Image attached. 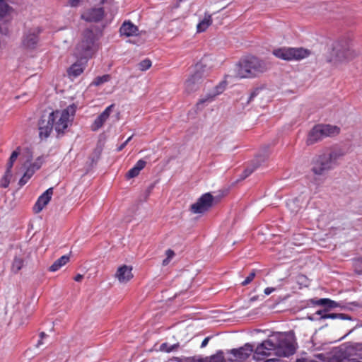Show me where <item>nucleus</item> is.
<instances>
[{
    "instance_id": "aec40b11",
    "label": "nucleus",
    "mask_w": 362,
    "mask_h": 362,
    "mask_svg": "<svg viewBox=\"0 0 362 362\" xmlns=\"http://www.w3.org/2000/svg\"><path fill=\"white\" fill-rule=\"evenodd\" d=\"M223 89L224 86L221 85L216 86L215 90L212 93H208L206 97L200 98L197 102V105L199 106L206 102H211L216 95L223 92Z\"/></svg>"
},
{
    "instance_id": "a211bd4d",
    "label": "nucleus",
    "mask_w": 362,
    "mask_h": 362,
    "mask_svg": "<svg viewBox=\"0 0 362 362\" xmlns=\"http://www.w3.org/2000/svg\"><path fill=\"white\" fill-rule=\"evenodd\" d=\"M119 32L120 36H137L139 35V28L129 20H126L120 26Z\"/></svg>"
},
{
    "instance_id": "20e7f679",
    "label": "nucleus",
    "mask_w": 362,
    "mask_h": 362,
    "mask_svg": "<svg viewBox=\"0 0 362 362\" xmlns=\"http://www.w3.org/2000/svg\"><path fill=\"white\" fill-rule=\"evenodd\" d=\"M339 155L334 151L320 154L312 160L311 171L315 175H322L337 165V160Z\"/></svg>"
},
{
    "instance_id": "a19ab883",
    "label": "nucleus",
    "mask_w": 362,
    "mask_h": 362,
    "mask_svg": "<svg viewBox=\"0 0 362 362\" xmlns=\"http://www.w3.org/2000/svg\"><path fill=\"white\" fill-rule=\"evenodd\" d=\"M274 290H275L274 288L267 287L264 289V293L265 295L268 296V295L271 294Z\"/></svg>"
},
{
    "instance_id": "6ab92c4d",
    "label": "nucleus",
    "mask_w": 362,
    "mask_h": 362,
    "mask_svg": "<svg viewBox=\"0 0 362 362\" xmlns=\"http://www.w3.org/2000/svg\"><path fill=\"white\" fill-rule=\"evenodd\" d=\"M115 105L112 104L107 107L105 110L99 115L97 118L94 120L93 123L91 124V130L93 131H98L99 129H100L105 122L107 121V119L109 118L110 115L112 112V108L114 107Z\"/></svg>"
},
{
    "instance_id": "72a5a7b5",
    "label": "nucleus",
    "mask_w": 362,
    "mask_h": 362,
    "mask_svg": "<svg viewBox=\"0 0 362 362\" xmlns=\"http://www.w3.org/2000/svg\"><path fill=\"white\" fill-rule=\"evenodd\" d=\"M178 347H179L178 344H175L173 345H169L168 343H163L160 346V349L162 351L170 353L174 350H176Z\"/></svg>"
},
{
    "instance_id": "f03ea898",
    "label": "nucleus",
    "mask_w": 362,
    "mask_h": 362,
    "mask_svg": "<svg viewBox=\"0 0 362 362\" xmlns=\"http://www.w3.org/2000/svg\"><path fill=\"white\" fill-rule=\"evenodd\" d=\"M358 53L352 48L350 40L341 39L334 43L329 62L334 64L346 63L354 59Z\"/></svg>"
},
{
    "instance_id": "37998d69",
    "label": "nucleus",
    "mask_w": 362,
    "mask_h": 362,
    "mask_svg": "<svg viewBox=\"0 0 362 362\" xmlns=\"http://www.w3.org/2000/svg\"><path fill=\"white\" fill-rule=\"evenodd\" d=\"M253 172V169H245V171H244V177H247V176H249Z\"/></svg>"
},
{
    "instance_id": "4c0bfd02",
    "label": "nucleus",
    "mask_w": 362,
    "mask_h": 362,
    "mask_svg": "<svg viewBox=\"0 0 362 362\" xmlns=\"http://www.w3.org/2000/svg\"><path fill=\"white\" fill-rule=\"evenodd\" d=\"M146 165V162L142 159L139 160L134 167L136 168L139 172H141V170H143Z\"/></svg>"
},
{
    "instance_id": "79ce46f5",
    "label": "nucleus",
    "mask_w": 362,
    "mask_h": 362,
    "mask_svg": "<svg viewBox=\"0 0 362 362\" xmlns=\"http://www.w3.org/2000/svg\"><path fill=\"white\" fill-rule=\"evenodd\" d=\"M79 1H80V0H69V3L70 6L72 7H75V6H78Z\"/></svg>"
},
{
    "instance_id": "dca6fc26",
    "label": "nucleus",
    "mask_w": 362,
    "mask_h": 362,
    "mask_svg": "<svg viewBox=\"0 0 362 362\" xmlns=\"http://www.w3.org/2000/svg\"><path fill=\"white\" fill-rule=\"evenodd\" d=\"M115 277L119 283H127L134 277L132 274V267L126 264L119 267L115 274Z\"/></svg>"
},
{
    "instance_id": "a18cd8bd",
    "label": "nucleus",
    "mask_w": 362,
    "mask_h": 362,
    "mask_svg": "<svg viewBox=\"0 0 362 362\" xmlns=\"http://www.w3.org/2000/svg\"><path fill=\"white\" fill-rule=\"evenodd\" d=\"M83 275H81V274H77V275L74 277V280H75L76 281L79 282V281H81L83 279Z\"/></svg>"
},
{
    "instance_id": "2f4dec72",
    "label": "nucleus",
    "mask_w": 362,
    "mask_h": 362,
    "mask_svg": "<svg viewBox=\"0 0 362 362\" xmlns=\"http://www.w3.org/2000/svg\"><path fill=\"white\" fill-rule=\"evenodd\" d=\"M11 170L8 171L6 169L4 177L1 180V187L3 188H6L10 183V178L11 177Z\"/></svg>"
},
{
    "instance_id": "8fccbe9b",
    "label": "nucleus",
    "mask_w": 362,
    "mask_h": 362,
    "mask_svg": "<svg viewBox=\"0 0 362 362\" xmlns=\"http://www.w3.org/2000/svg\"><path fill=\"white\" fill-rule=\"evenodd\" d=\"M46 336H47V334L45 332H41L40 334V337L41 339H43V338L45 337Z\"/></svg>"
},
{
    "instance_id": "a878e982",
    "label": "nucleus",
    "mask_w": 362,
    "mask_h": 362,
    "mask_svg": "<svg viewBox=\"0 0 362 362\" xmlns=\"http://www.w3.org/2000/svg\"><path fill=\"white\" fill-rule=\"evenodd\" d=\"M35 173V169L31 168H28L25 173L23 174V177L19 180V185L21 187L25 185L28 181L30 179V177L33 176V175Z\"/></svg>"
},
{
    "instance_id": "b1692460",
    "label": "nucleus",
    "mask_w": 362,
    "mask_h": 362,
    "mask_svg": "<svg viewBox=\"0 0 362 362\" xmlns=\"http://www.w3.org/2000/svg\"><path fill=\"white\" fill-rule=\"evenodd\" d=\"M84 71V66L80 63H74L72 64L67 71L69 77H78Z\"/></svg>"
},
{
    "instance_id": "e433bc0d",
    "label": "nucleus",
    "mask_w": 362,
    "mask_h": 362,
    "mask_svg": "<svg viewBox=\"0 0 362 362\" xmlns=\"http://www.w3.org/2000/svg\"><path fill=\"white\" fill-rule=\"evenodd\" d=\"M140 172L135 167L132 168L127 173L126 177L128 179L134 178L139 175Z\"/></svg>"
},
{
    "instance_id": "864d4df0",
    "label": "nucleus",
    "mask_w": 362,
    "mask_h": 362,
    "mask_svg": "<svg viewBox=\"0 0 362 362\" xmlns=\"http://www.w3.org/2000/svg\"><path fill=\"white\" fill-rule=\"evenodd\" d=\"M105 0H100V3H104Z\"/></svg>"
},
{
    "instance_id": "9d476101",
    "label": "nucleus",
    "mask_w": 362,
    "mask_h": 362,
    "mask_svg": "<svg viewBox=\"0 0 362 362\" xmlns=\"http://www.w3.org/2000/svg\"><path fill=\"white\" fill-rule=\"evenodd\" d=\"M214 197L209 193L202 194L197 201L190 206V211L193 214H204L208 211L215 204Z\"/></svg>"
},
{
    "instance_id": "473e14b6",
    "label": "nucleus",
    "mask_w": 362,
    "mask_h": 362,
    "mask_svg": "<svg viewBox=\"0 0 362 362\" xmlns=\"http://www.w3.org/2000/svg\"><path fill=\"white\" fill-rule=\"evenodd\" d=\"M152 62L149 59H145L138 64L140 71H145L151 68Z\"/></svg>"
},
{
    "instance_id": "58836bf2",
    "label": "nucleus",
    "mask_w": 362,
    "mask_h": 362,
    "mask_svg": "<svg viewBox=\"0 0 362 362\" xmlns=\"http://www.w3.org/2000/svg\"><path fill=\"white\" fill-rule=\"evenodd\" d=\"M166 257L171 259L175 256V252L173 250L168 249L165 252Z\"/></svg>"
},
{
    "instance_id": "3c124183",
    "label": "nucleus",
    "mask_w": 362,
    "mask_h": 362,
    "mask_svg": "<svg viewBox=\"0 0 362 362\" xmlns=\"http://www.w3.org/2000/svg\"><path fill=\"white\" fill-rule=\"evenodd\" d=\"M132 137H133V135L129 136L124 142L127 144L132 140Z\"/></svg>"
},
{
    "instance_id": "2eb2a0df",
    "label": "nucleus",
    "mask_w": 362,
    "mask_h": 362,
    "mask_svg": "<svg viewBox=\"0 0 362 362\" xmlns=\"http://www.w3.org/2000/svg\"><path fill=\"white\" fill-rule=\"evenodd\" d=\"M272 351H274L276 354V344L274 337L272 339L264 340L259 344L255 349V354L262 356H269Z\"/></svg>"
},
{
    "instance_id": "393cba45",
    "label": "nucleus",
    "mask_w": 362,
    "mask_h": 362,
    "mask_svg": "<svg viewBox=\"0 0 362 362\" xmlns=\"http://www.w3.org/2000/svg\"><path fill=\"white\" fill-rule=\"evenodd\" d=\"M311 303L317 305H324L329 308H334L339 306L338 303L329 298H320L318 300L312 299Z\"/></svg>"
},
{
    "instance_id": "c756f323",
    "label": "nucleus",
    "mask_w": 362,
    "mask_h": 362,
    "mask_svg": "<svg viewBox=\"0 0 362 362\" xmlns=\"http://www.w3.org/2000/svg\"><path fill=\"white\" fill-rule=\"evenodd\" d=\"M354 270L358 275L362 274V257L352 259Z\"/></svg>"
},
{
    "instance_id": "c03bdc74",
    "label": "nucleus",
    "mask_w": 362,
    "mask_h": 362,
    "mask_svg": "<svg viewBox=\"0 0 362 362\" xmlns=\"http://www.w3.org/2000/svg\"><path fill=\"white\" fill-rule=\"evenodd\" d=\"M127 145V144L125 142H123L121 145H119V146L117 147V151L118 152H119V151H122V150L125 148V146H126Z\"/></svg>"
},
{
    "instance_id": "f704fd0d",
    "label": "nucleus",
    "mask_w": 362,
    "mask_h": 362,
    "mask_svg": "<svg viewBox=\"0 0 362 362\" xmlns=\"http://www.w3.org/2000/svg\"><path fill=\"white\" fill-rule=\"evenodd\" d=\"M209 362H226L223 352L222 351H217L216 354L210 357Z\"/></svg>"
},
{
    "instance_id": "ddd939ff",
    "label": "nucleus",
    "mask_w": 362,
    "mask_h": 362,
    "mask_svg": "<svg viewBox=\"0 0 362 362\" xmlns=\"http://www.w3.org/2000/svg\"><path fill=\"white\" fill-rule=\"evenodd\" d=\"M253 351V347L249 344H245L243 346L238 349H233L229 351V353L232 354L234 358L229 359L230 361H243L250 357Z\"/></svg>"
},
{
    "instance_id": "412c9836",
    "label": "nucleus",
    "mask_w": 362,
    "mask_h": 362,
    "mask_svg": "<svg viewBox=\"0 0 362 362\" xmlns=\"http://www.w3.org/2000/svg\"><path fill=\"white\" fill-rule=\"evenodd\" d=\"M70 259L69 255H65L57 259L49 267V271L54 272L61 269L63 266L66 264Z\"/></svg>"
},
{
    "instance_id": "f257e3e1",
    "label": "nucleus",
    "mask_w": 362,
    "mask_h": 362,
    "mask_svg": "<svg viewBox=\"0 0 362 362\" xmlns=\"http://www.w3.org/2000/svg\"><path fill=\"white\" fill-rule=\"evenodd\" d=\"M268 69L267 64L257 57L250 56L241 59L237 64L236 74L239 78H254Z\"/></svg>"
},
{
    "instance_id": "f8f14e48",
    "label": "nucleus",
    "mask_w": 362,
    "mask_h": 362,
    "mask_svg": "<svg viewBox=\"0 0 362 362\" xmlns=\"http://www.w3.org/2000/svg\"><path fill=\"white\" fill-rule=\"evenodd\" d=\"M54 127L53 119L51 117V113L48 115H43L40 117L38 122L39 136L41 139L47 138Z\"/></svg>"
},
{
    "instance_id": "de8ad7c7",
    "label": "nucleus",
    "mask_w": 362,
    "mask_h": 362,
    "mask_svg": "<svg viewBox=\"0 0 362 362\" xmlns=\"http://www.w3.org/2000/svg\"><path fill=\"white\" fill-rule=\"evenodd\" d=\"M264 362H280V360L278 358H270L266 360Z\"/></svg>"
},
{
    "instance_id": "c9c22d12",
    "label": "nucleus",
    "mask_w": 362,
    "mask_h": 362,
    "mask_svg": "<svg viewBox=\"0 0 362 362\" xmlns=\"http://www.w3.org/2000/svg\"><path fill=\"white\" fill-rule=\"evenodd\" d=\"M255 276H256V272H255V270H252L250 273V274L246 277V279L241 283V285L243 286L248 285L253 281Z\"/></svg>"
},
{
    "instance_id": "09e8293b",
    "label": "nucleus",
    "mask_w": 362,
    "mask_h": 362,
    "mask_svg": "<svg viewBox=\"0 0 362 362\" xmlns=\"http://www.w3.org/2000/svg\"><path fill=\"white\" fill-rule=\"evenodd\" d=\"M170 261V259L166 257L165 259H163L162 264L163 266H166L169 264Z\"/></svg>"
},
{
    "instance_id": "49530a36",
    "label": "nucleus",
    "mask_w": 362,
    "mask_h": 362,
    "mask_svg": "<svg viewBox=\"0 0 362 362\" xmlns=\"http://www.w3.org/2000/svg\"><path fill=\"white\" fill-rule=\"evenodd\" d=\"M29 168L35 169V171L36 170H38L40 168V165H37L36 163H33Z\"/></svg>"
},
{
    "instance_id": "4be33fe9",
    "label": "nucleus",
    "mask_w": 362,
    "mask_h": 362,
    "mask_svg": "<svg viewBox=\"0 0 362 362\" xmlns=\"http://www.w3.org/2000/svg\"><path fill=\"white\" fill-rule=\"evenodd\" d=\"M325 311V310H318L316 312V314L320 315L321 319H332V320H336V319L350 320L351 319V317L349 315L344 314V313L326 314V313H324Z\"/></svg>"
},
{
    "instance_id": "423d86ee",
    "label": "nucleus",
    "mask_w": 362,
    "mask_h": 362,
    "mask_svg": "<svg viewBox=\"0 0 362 362\" xmlns=\"http://www.w3.org/2000/svg\"><path fill=\"white\" fill-rule=\"evenodd\" d=\"M272 54L284 61H300L308 57L311 52L303 47H281L274 49Z\"/></svg>"
},
{
    "instance_id": "0eeeda50",
    "label": "nucleus",
    "mask_w": 362,
    "mask_h": 362,
    "mask_svg": "<svg viewBox=\"0 0 362 362\" xmlns=\"http://www.w3.org/2000/svg\"><path fill=\"white\" fill-rule=\"evenodd\" d=\"M209 75V69L202 63H197L194 67V73L185 83V91L191 93L199 89L204 79Z\"/></svg>"
},
{
    "instance_id": "39448f33",
    "label": "nucleus",
    "mask_w": 362,
    "mask_h": 362,
    "mask_svg": "<svg viewBox=\"0 0 362 362\" xmlns=\"http://www.w3.org/2000/svg\"><path fill=\"white\" fill-rule=\"evenodd\" d=\"M76 110V106L72 104L62 111L55 110L51 112L54 127L58 134H64L69 125L71 124Z\"/></svg>"
},
{
    "instance_id": "4468645a",
    "label": "nucleus",
    "mask_w": 362,
    "mask_h": 362,
    "mask_svg": "<svg viewBox=\"0 0 362 362\" xmlns=\"http://www.w3.org/2000/svg\"><path fill=\"white\" fill-rule=\"evenodd\" d=\"M105 11L103 8H90L81 14V18L87 22H99L103 19Z\"/></svg>"
},
{
    "instance_id": "7c9ffc66",
    "label": "nucleus",
    "mask_w": 362,
    "mask_h": 362,
    "mask_svg": "<svg viewBox=\"0 0 362 362\" xmlns=\"http://www.w3.org/2000/svg\"><path fill=\"white\" fill-rule=\"evenodd\" d=\"M110 75L109 74H105L101 76H98L92 82V84L95 86H100L101 84L109 81L110 80Z\"/></svg>"
},
{
    "instance_id": "ea45409f",
    "label": "nucleus",
    "mask_w": 362,
    "mask_h": 362,
    "mask_svg": "<svg viewBox=\"0 0 362 362\" xmlns=\"http://www.w3.org/2000/svg\"><path fill=\"white\" fill-rule=\"evenodd\" d=\"M210 339H211V337H206V338L202 341V344H201V348H204V347H205V346L208 344V343H209V341Z\"/></svg>"
},
{
    "instance_id": "7ed1b4c3",
    "label": "nucleus",
    "mask_w": 362,
    "mask_h": 362,
    "mask_svg": "<svg viewBox=\"0 0 362 362\" xmlns=\"http://www.w3.org/2000/svg\"><path fill=\"white\" fill-rule=\"evenodd\" d=\"M98 40V33L91 29H86L81 36V41L76 47V54L81 59L91 57L97 49L96 42Z\"/></svg>"
},
{
    "instance_id": "6e6552de",
    "label": "nucleus",
    "mask_w": 362,
    "mask_h": 362,
    "mask_svg": "<svg viewBox=\"0 0 362 362\" xmlns=\"http://www.w3.org/2000/svg\"><path fill=\"white\" fill-rule=\"evenodd\" d=\"M339 132L340 129L337 126L330 124L315 125L310 132L306 143L308 145H313L326 136L337 135Z\"/></svg>"
},
{
    "instance_id": "5701e85b",
    "label": "nucleus",
    "mask_w": 362,
    "mask_h": 362,
    "mask_svg": "<svg viewBox=\"0 0 362 362\" xmlns=\"http://www.w3.org/2000/svg\"><path fill=\"white\" fill-rule=\"evenodd\" d=\"M212 23V17L211 14L205 13L202 21H201L197 25V33H202L207 30V28Z\"/></svg>"
},
{
    "instance_id": "bb28decb",
    "label": "nucleus",
    "mask_w": 362,
    "mask_h": 362,
    "mask_svg": "<svg viewBox=\"0 0 362 362\" xmlns=\"http://www.w3.org/2000/svg\"><path fill=\"white\" fill-rule=\"evenodd\" d=\"M12 8L5 1V0H0V17L4 18L7 15H9Z\"/></svg>"
},
{
    "instance_id": "603ef678",
    "label": "nucleus",
    "mask_w": 362,
    "mask_h": 362,
    "mask_svg": "<svg viewBox=\"0 0 362 362\" xmlns=\"http://www.w3.org/2000/svg\"><path fill=\"white\" fill-rule=\"evenodd\" d=\"M41 344H42V339H40L37 344V346H40Z\"/></svg>"
},
{
    "instance_id": "c85d7f7f",
    "label": "nucleus",
    "mask_w": 362,
    "mask_h": 362,
    "mask_svg": "<svg viewBox=\"0 0 362 362\" xmlns=\"http://www.w3.org/2000/svg\"><path fill=\"white\" fill-rule=\"evenodd\" d=\"M21 148L20 147H18L15 151H13L8 159L6 169H8V171L11 170L13 168L14 162L16 160L19 153H20Z\"/></svg>"
},
{
    "instance_id": "9b49d317",
    "label": "nucleus",
    "mask_w": 362,
    "mask_h": 362,
    "mask_svg": "<svg viewBox=\"0 0 362 362\" xmlns=\"http://www.w3.org/2000/svg\"><path fill=\"white\" fill-rule=\"evenodd\" d=\"M42 30L39 27L29 29L24 33L22 45L26 49H33L36 47L39 41V35Z\"/></svg>"
},
{
    "instance_id": "1a4fd4ad",
    "label": "nucleus",
    "mask_w": 362,
    "mask_h": 362,
    "mask_svg": "<svg viewBox=\"0 0 362 362\" xmlns=\"http://www.w3.org/2000/svg\"><path fill=\"white\" fill-rule=\"evenodd\" d=\"M276 344V355L280 356H289L296 351L294 339L290 334L279 333L274 336Z\"/></svg>"
},
{
    "instance_id": "f3484780",
    "label": "nucleus",
    "mask_w": 362,
    "mask_h": 362,
    "mask_svg": "<svg viewBox=\"0 0 362 362\" xmlns=\"http://www.w3.org/2000/svg\"><path fill=\"white\" fill-rule=\"evenodd\" d=\"M53 194V188L50 187L47 189L43 194H42L37 199L33 206V211L35 213H40L44 207L48 204L50 202L52 196Z\"/></svg>"
},
{
    "instance_id": "cd10ccee",
    "label": "nucleus",
    "mask_w": 362,
    "mask_h": 362,
    "mask_svg": "<svg viewBox=\"0 0 362 362\" xmlns=\"http://www.w3.org/2000/svg\"><path fill=\"white\" fill-rule=\"evenodd\" d=\"M23 263L24 261L22 258L16 257L12 262L11 271L17 274L23 267Z\"/></svg>"
}]
</instances>
